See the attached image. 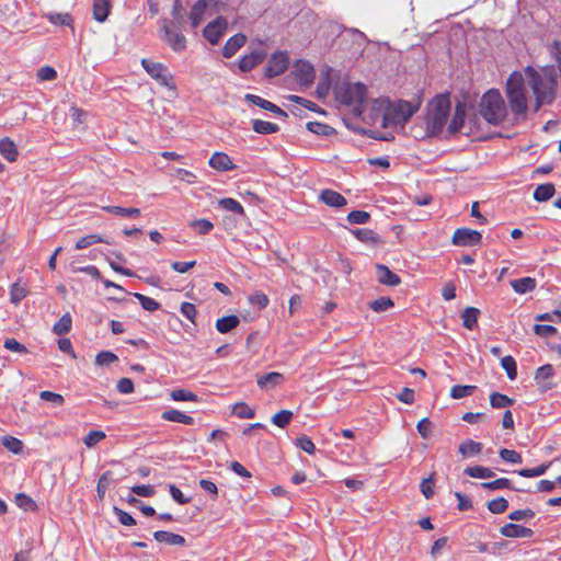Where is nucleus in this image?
I'll use <instances>...</instances> for the list:
<instances>
[{"label":"nucleus","mask_w":561,"mask_h":561,"mask_svg":"<svg viewBox=\"0 0 561 561\" xmlns=\"http://www.w3.org/2000/svg\"><path fill=\"white\" fill-rule=\"evenodd\" d=\"M293 73L296 81L305 87H309L314 80V68L309 61L298 60L294 65Z\"/></svg>","instance_id":"9b49d317"},{"label":"nucleus","mask_w":561,"mask_h":561,"mask_svg":"<svg viewBox=\"0 0 561 561\" xmlns=\"http://www.w3.org/2000/svg\"><path fill=\"white\" fill-rule=\"evenodd\" d=\"M102 209L106 213L122 217L136 218L140 216V209L135 207L125 208L121 206H103Z\"/></svg>","instance_id":"c756f323"},{"label":"nucleus","mask_w":561,"mask_h":561,"mask_svg":"<svg viewBox=\"0 0 561 561\" xmlns=\"http://www.w3.org/2000/svg\"><path fill=\"white\" fill-rule=\"evenodd\" d=\"M500 456L503 460L512 463H520L522 462V456L513 450V449H506L503 448L500 450Z\"/></svg>","instance_id":"774afa93"},{"label":"nucleus","mask_w":561,"mask_h":561,"mask_svg":"<svg viewBox=\"0 0 561 561\" xmlns=\"http://www.w3.org/2000/svg\"><path fill=\"white\" fill-rule=\"evenodd\" d=\"M233 413L239 417V419H252L254 417L255 415V411L254 409L250 408L247 403L244 402H239V403H236L234 407H233Z\"/></svg>","instance_id":"8fccbe9b"},{"label":"nucleus","mask_w":561,"mask_h":561,"mask_svg":"<svg viewBox=\"0 0 561 561\" xmlns=\"http://www.w3.org/2000/svg\"><path fill=\"white\" fill-rule=\"evenodd\" d=\"M27 295V289L20 286L18 283L11 286L10 300L12 304L18 305Z\"/></svg>","instance_id":"4d7b16f0"},{"label":"nucleus","mask_w":561,"mask_h":561,"mask_svg":"<svg viewBox=\"0 0 561 561\" xmlns=\"http://www.w3.org/2000/svg\"><path fill=\"white\" fill-rule=\"evenodd\" d=\"M118 360V357L111 351H102L95 357V363L100 366H108Z\"/></svg>","instance_id":"bf43d9fd"},{"label":"nucleus","mask_w":561,"mask_h":561,"mask_svg":"<svg viewBox=\"0 0 561 561\" xmlns=\"http://www.w3.org/2000/svg\"><path fill=\"white\" fill-rule=\"evenodd\" d=\"M153 538L158 542H164L171 546H183L185 543V538L181 535L158 530L153 534Z\"/></svg>","instance_id":"393cba45"},{"label":"nucleus","mask_w":561,"mask_h":561,"mask_svg":"<svg viewBox=\"0 0 561 561\" xmlns=\"http://www.w3.org/2000/svg\"><path fill=\"white\" fill-rule=\"evenodd\" d=\"M393 300L390 297H380L369 304L370 309L376 312H383L393 307Z\"/></svg>","instance_id":"de8ad7c7"},{"label":"nucleus","mask_w":561,"mask_h":561,"mask_svg":"<svg viewBox=\"0 0 561 561\" xmlns=\"http://www.w3.org/2000/svg\"><path fill=\"white\" fill-rule=\"evenodd\" d=\"M247 42V37L242 33H238L230 37L224 48H222V56L225 58L232 57Z\"/></svg>","instance_id":"6ab92c4d"},{"label":"nucleus","mask_w":561,"mask_h":561,"mask_svg":"<svg viewBox=\"0 0 561 561\" xmlns=\"http://www.w3.org/2000/svg\"><path fill=\"white\" fill-rule=\"evenodd\" d=\"M480 115L491 125H500L507 117V106L496 89L483 94L479 104Z\"/></svg>","instance_id":"7ed1b4c3"},{"label":"nucleus","mask_w":561,"mask_h":561,"mask_svg":"<svg viewBox=\"0 0 561 561\" xmlns=\"http://www.w3.org/2000/svg\"><path fill=\"white\" fill-rule=\"evenodd\" d=\"M388 99L378 98L367 106L363 105V113L359 116L366 124L385 128L383 116H386Z\"/></svg>","instance_id":"423d86ee"},{"label":"nucleus","mask_w":561,"mask_h":561,"mask_svg":"<svg viewBox=\"0 0 561 561\" xmlns=\"http://www.w3.org/2000/svg\"><path fill=\"white\" fill-rule=\"evenodd\" d=\"M367 89L360 82H341L334 88V95L339 103L352 108L355 116L363 113V104L366 101Z\"/></svg>","instance_id":"f03ea898"},{"label":"nucleus","mask_w":561,"mask_h":561,"mask_svg":"<svg viewBox=\"0 0 561 561\" xmlns=\"http://www.w3.org/2000/svg\"><path fill=\"white\" fill-rule=\"evenodd\" d=\"M113 481V478H112V472L111 471H106L104 472L100 479H99V482H98V486H96V492H98V496L102 500L107 491V489L110 488L111 483Z\"/></svg>","instance_id":"c03bdc74"},{"label":"nucleus","mask_w":561,"mask_h":561,"mask_svg":"<svg viewBox=\"0 0 561 561\" xmlns=\"http://www.w3.org/2000/svg\"><path fill=\"white\" fill-rule=\"evenodd\" d=\"M249 302L252 306H256L259 309H264L268 305L270 299L264 293L256 291L249 296Z\"/></svg>","instance_id":"680f3d73"},{"label":"nucleus","mask_w":561,"mask_h":561,"mask_svg":"<svg viewBox=\"0 0 561 561\" xmlns=\"http://www.w3.org/2000/svg\"><path fill=\"white\" fill-rule=\"evenodd\" d=\"M465 122V108L461 105H457L454 117L448 126L450 133H457L460 130Z\"/></svg>","instance_id":"58836bf2"},{"label":"nucleus","mask_w":561,"mask_h":561,"mask_svg":"<svg viewBox=\"0 0 561 561\" xmlns=\"http://www.w3.org/2000/svg\"><path fill=\"white\" fill-rule=\"evenodd\" d=\"M51 24L71 26L72 18L69 13L49 12L44 15Z\"/></svg>","instance_id":"4c0bfd02"},{"label":"nucleus","mask_w":561,"mask_h":561,"mask_svg":"<svg viewBox=\"0 0 561 561\" xmlns=\"http://www.w3.org/2000/svg\"><path fill=\"white\" fill-rule=\"evenodd\" d=\"M508 507V502L504 497H497L488 503V508L493 514H502Z\"/></svg>","instance_id":"6e6d98bb"},{"label":"nucleus","mask_w":561,"mask_h":561,"mask_svg":"<svg viewBox=\"0 0 561 561\" xmlns=\"http://www.w3.org/2000/svg\"><path fill=\"white\" fill-rule=\"evenodd\" d=\"M465 474L477 479H489L495 476L492 469L482 466L468 467L465 469Z\"/></svg>","instance_id":"f704fd0d"},{"label":"nucleus","mask_w":561,"mask_h":561,"mask_svg":"<svg viewBox=\"0 0 561 561\" xmlns=\"http://www.w3.org/2000/svg\"><path fill=\"white\" fill-rule=\"evenodd\" d=\"M450 112V101L445 95L436 96L428 105L425 118L432 129V134L439 135L447 122Z\"/></svg>","instance_id":"39448f33"},{"label":"nucleus","mask_w":561,"mask_h":561,"mask_svg":"<svg viewBox=\"0 0 561 561\" xmlns=\"http://www.w3.org/2000/svg\"><path fill=\"white\" fill-rule=\"evenodd\" d=\"M293 419V412L289 410H282L273 415L272 423L278 427L284 428L289 424Z\"/></svg>","instance_id":"a18cd8bd"},{"label":"nucleus","mask_w":561,"mask_h":561,"mask_svg":"<svg viewBox=\"0 0 561 561\" xmlns=\"http://www.w3.org/2000/svg\"><path fill=\"white\" fill-rule=\"evenodd\" d=\"M284 380V377L280 373L272 371L266 375L260 376L257 378V386L261 389H273L276 386L280 385Z\"/></svg>","instance_id":"b1692460"},{"label":"nucleus","mask_w":561,"mask_h":561,"mask_svg":"<svg viewBox=\"0 0 561 561\" xmlns=\"http://www.w3.org/2000/svg\"><path fill=\"white\" fill-rule=\"evenodd\" d=\"M477 389L476 386L466 385V386H454L450 390V397L453 399H461L471 396L474 390Z\"/></svg>","instance_id":"79ce46f5"},{"label":"nucleus","mask_w":561,"mask_h":561,"mask_svg":"<svg viewBox=\"0 0 561 561\" xmlns=\"http://www.w3.org/2000/svg\"><path fill=\"white\" fill-rule=\"evenodd\" d=\"M100 242H105V240L103 238H101L100 236L98 234H88V236H84L82 238H80L77 243H76V249L77 250H82V249H85L92 244H95V243H100ZM106 243H108L106 241Z\"/></svg>","instance_id":"3c124183"},{"label":"nucleus","mask_w":561,"mask_h":561,"mask_svg":"<svg viewBox=\"0 0 561 561\" xmlns=\"http://www.w3.org/2000/svg\"><path fill=\"white\" fill-rule=\"evenodd\" d=\"M218 204L221 208H224L226 210H229V211H232L236 214H240V215L244 214V209H243L242 205L234 198H230V197L221 198L218 202Z\"/></svg>","instance_id":"a19ab883"},{"label":"nucleus","mask_w":561,"mask_h":561,"mask_svg":"<svg viewBox=\"0 0 561 561\" xmlns=\"http://www.w3.org/2000/svg\"><path fill=\"white\" fill-rule=\"evenodd\" d=\"M37 78L42 81H53L57 78V71L50 66H44L38 69Z\"/></svg>","instance_id":"338daca9"},{"label":"nucleus","mask_w":561,"mask_h":561,"mask_svg":"<svg viewBox=\"0 0 561 561\" xmlns=\"http://www.w3.org/2000/svg\"><path fill=\"white\" fill-rule=\"evenodd\" d=\"M320 201L330 207H342L346 205V199L340 193L333 190H323L319 196Z\"/></svg>","instance_id":"aec40b11"},{"label":"nucleus","mask_w":561,"mask_h":561,"mask_svg":"<svg viewBox=\"0 0 561 561\" xmlns=\"http://www.w3.org/2000/svg\"><path fill=\"white\" fill-rule=\"evenodd\" d=\"M2 445L14 455H20L23 451V443L21 439L13 436H3L1 439Z\"/></svg>","instance_id":"e433bc0d"},{"label":"nucleus","mask_w":561,"mask_h":561,"mask_svg":"<svg viewBox=\"0 0 561 561\" xmlns=\"http://www.w3.org/2000/svg\"><path fill=\"white\" fill-rule=\"evenodd\" d=\"M161 417L164 421L182 423V424H186V425H192L194 423V419L192 416L185 414L184 412L175 410V409H170V410L164 411L162 413Z\"/></svg>","instance_id":"bb28decb"},{"label":"nucleus","mask_w":561,"mask_h":561,"mask_svg":"<svg viewBox=\"0 0 561 561\" xmlns=\"http://www.w3.org/2000/svg\"><path fill=\"white\" fill-rule=\"evenodd\" d=\"M170 397L174 401H192V402H195V401L198 400V397L194 392L188 391V390H184V389H175V390H173L170 393Z\"/></svg>","instance_id":"864d4df0"},{"label":"nucleus","mask_w":561,"mask_h":561,"mask_svg":"<svg viewBox=\"0 0 561 561\" xmlns=\"http://www.w3.org/2000/svg\"><path fill=\"white\" fill-rule=\"evenodd\" d=\"M266 57V53L264 50H253L249 55L243 56L239 60V69L242 72H248L253 69L255 66L261 64Z\"/></svg>","instance_id":"2eb2a0df"},{"label":"nucleus","mask_w":561,"mask_h":561,"mask_svg":"<svg viewBox=\"0 0 561 561\" xmlns=\"http://www.w3.org/2000/svg\"><path fill=\"white\" fill-rule=\"evenodd\" d=\"M135 298L138 299V301L140 302L141 307L147 310V311H156L160 308V305L158 301H156L154 299L150 298V297H147L142 294H139V293H136L134 294Z\"/></svg>","instance_id":"603ef678"},{"label":"nucleus","mask_w":561,"mask_h":561,"mask_svg":"<svg viewBox=\"0 0 561 561\" xmlns=\"http://www.w3.org/2000/svg\"><path fill=\"white\" fill-rule=\"evenodd\" d=\"M112 8V0H93V18L98 22H104Z\"/></svg>","instance_id":"5701e85b"},{"label":"nucleus","mask_w":561,"mask_h":561,"mask_svg":"<svg viewBox=\"0 0 561 561\" xmlns=\"http://www.w3.org/2000/svg\"><path fill=\"white\" fill-rule=\"evenodd\" d=\"M490 403L495 409H502L512 405L514 400L500 392H492L490 396Z\"/></svg>","instance_id":"ea45409f"},{"label":"nucleus","mask_w":561,"mask_h":561,"mask_svg":"<svg viewBox=\"0 0 561 561\" xmlns=\"http://www.w3.org/2000/svg\"><path fill=\"white\" fill-rule=\"evenodd\" d=\"M209 167L219 172L231 171L236 168L231 158L225 152H215L208 161Z\"/></svg>","instance_id":"4468645a"},{"label":"nucleus","mask_w":561,"mask_h":561,"mask_svg":"<svg viewBox=\"0 0 561 561\" xmlns=\"http://www.w3.org/2000/svg\"><path fill=\"white\" fill-rule=\"evenodd\" d=\"M511 286L516 294L524 295L536 288V279L533 277H523L511 280Z\"/></svg>","instance_id":"a878e982"},{"label":"nucleus","mask_w":561,"mask_h":561,"mask_svg":"<svg viewBox=\"0 0 561 561\" xmlns=\"http://www.w3.org/2000/svg\"><path fill=\"white\" fill-rule=\"evenodd\" d=\"M500 533L508 538H529L534 534L530 528L517 524H506L501 527Z\"/></svg>","instance_id":"dca6fc26"},{"label":"nucleus","mask_w":561,"mask_h":561,"mask_svg":"<svg viewBox=\"0 0 561 561\" xmlns=\"http://www.w3.org/2000/svg\"><path fill=\"white\" fill-rule=\"evenodd\" d=\"M245 100L253 104V105H256L263 110H266V111H270L278 116H282V117H287V113L285 111H283L280 107H278L277 105H275L274 103L267 101V100H264L262 99L261 96H257V95H254V94H247L245 95Z\"/></svg>","instance_id":"a211bd4d"},{"label":"nucleus","mask_w":561,"mask_h":561,"mask_svg":"<svg viewBox=\"0 0 561 561\" xmlns=\"http://www.w3.org/2000/svg\"><path fill=\"white\" fill-rule=\"evenodd\" d=\"M105 437L106 435L103 431H91L84 436L83 443L88 448H92Z\"/></svg>","instance_id":"5fc2aeb1"},{"label":"nucleus","mask_w":561,"mask_h":561,"mask_svg":"<svg viewBox=\"0 0 561 561\" xmlns=\"http://www.w3.org/2000/svg\"><path fill=\"white\" fill-rule=\"evenodd\" d=\"M161 32L163 33L162 39L171 47L172 50L179 53L186 48L185 36L182 33L172 31L165 20L163 21Z\"/></svg>","instance_id":"1a4fd4ad"},{"label":"nucleus","mask_w":561,"mask_h":561,"mask_svg":"<svg viewBox=\"0 0 561 561\" xmlns=\"http://www.w3.org/2000/svg\"><path fill=\"white\" fill-rule=\"evenodd\" d=\"M411 135L415 139H425L427 137L436 136L435 134H432V129L428 124H426L425 119L413 124L411 127Z\"/></svg>","instance_id":"2f4dec72"},{"label":"nucleus","mask_w":561,"mask_h":561,"mask_svg":"<svg viewBox=\"0 0 561 561\" xmlns=\"http://www.w3.org/2000/svg\"><path fill=\"white\" fill-rule=\"evenodd\" d=\"M501 366L506 371L507 377L511 380L516 379V377H517V367H516V362H515V359L512 356L507 355V356L503 357L501 359Z\"/></svg>","instance_id":"37998d69"},{"label":"nucleus","mask_w":561,"mask_h":561,"mask_svg":"<svg viewBox=\"0 0 561 561\" xmlns=\"http://www.w3.org/2000/svg\"><path fill=\"white\" fill-rule=\"evenodd\" d=\"M207 9L206 0H198L191 9L190 22L193 28H196L204 20Z\"/></svg>","instance_id":"4be33fe9"},{"label":"nucleus","mask_w":561,"mask_h":561,"mask_svg":"<svg viewBox=\"0 0 561 561\" xmlns=\"http://www.w3.org/2000/svg\"><path fill=\"white\" fill-rule=\"evenodd\" d=\"M370 216L364 210H353L347 215V221L354 225H363L369 220Z\"/></svg>","instance_id":"052dcab7"},{"label":"nucleus","mask_w":561,"mask_h":561,"mask_svg":"<svg viewBox=\"0 0 561 561\" xmlns=\"http://www.w3.org/2000/svg\"><path fill=\"white\" fill-rule=\"evenodd\" d=\"M15 504L26 512H33L36 510V503L34 500L24 493L16 494Z\"/></svg>","instance_id":"49530a36"},{"label":"nucleus","mask_w":561,"mask_h":561,"mask_svg":"<svg viewBox=\"0 0 561 561\" xmlns=\"http://www.w3.org/2000/svg\"><path fill=\"white\" fill-rule=\"evenodd\" d=\"M481 486L489 490L511 489V481L506 478H499L491 482L481 483Z\"/></svg>","instance_id":"e2e57ef3"},{"label":"nucleus","mask_w":561,"mask_h":561,"mask_svg":"<svg viewBox=\"0 0 561 561\" xmlns=\"http://www.w3.org/2000/svg\"><path fill=\"white\" fill-rule=\"evenodd\" d=\"M479 314V309L467 307L461 313L463 327L472 330L477 325Z\"/></svg>","instance_id":"473e14b6"},{"label":"nucleus","mask_w":561,"mask_h":561,"mask_svg":"<svg viewBox=\"0 0 561 561\" xmlns=\"http://www.w3.org/2000/svg\"><path fill=\"white\" fill-rule=\"evenodd\" d=\"M547 469H548V465H540L536 468L520 469L517 471V473L524 478H534V477L542 476L547 471Z\"/></svg>","instance_id":"0e129e2a"},{"label":"nucleus","mask_w":561,"mask_h":561,"mask_svg":"<svg viewBox=\"0 0 561 561\" xmlns=\"http://www.w3.org/2000/svg\"><path fill=\"white\" fill-rule=\"evenodd\" d=\"M252 127L255 133L262 135L274 134L279 130L278 125L262 119H254L252 123Z\"/></svg>","instance_id":"72a5a7b5"},{"label":"nucleus","mask_w":561,"mask_h":561,"mask_svg":"<svg viewBox=\"0 0 561 561\" xmlns=\"http://www.w3.org/2000/svg\"><path fill=\"white\" fill-rule=\"evenodd\" d=\"M296 445L309 455H312L316 451L313 442L306 435L298 437L296 439Z\"/></svg>","instance_id":"69168bd1"},{"label":"nucleus","mask_w":561,"mask_h":561,"mask_svg":"<svg viewBox=\"0 0 561 561\" xmlns=\"http://www.w3.org/2000/svg\"><path fill=\"white\" fill-rule=\"evenodd\" d=\"M227 27V22L222 18H217L215 21L208 23L204 28L205 38L213 45H216L224 35Z\"/></svg>","instance_id":"f8f14e48"},{"label":"nucleus","mask_w":561,"mask_h":561,"mask_svg":"<svg viewBox=\"0 0 561 561\" xmlns=\"http://www.w3.org/2000/svg\"><path fill=\"white\" fill-rule=\"evenodd\" d=\"M0 154L9 162H14L18 159L19 151L16 145L9 137L0 139Z\"/></svg>","instance_id":"412c9836"},{"label":"nucleus","mask_w":561,"mask_h":561,"mask_svg":"<svg viewBox=\"0 0 561 561\" xmlns=\"http://www.w3.org/2000/svg\"><path fill=\"white\" fill-rule=\"evenodd\" d=\"M141 66L146 72L160 85L170 90H175L176 87L173 80V76L165 65L144 58L141 59Z\"/></svg>","instance_id":"0eeeda50"},{"label":"nucleus","mask_w":561,"mask_h":561,"mask_svg":"<svg viewBox=\"0 0 561 561\" xmlns=\"http://www.w3.org/2000/svg\"><path fill=\"white\" fill-rule=\"evenodd\" d=\"M288 56L283 51L274 53L266 66L265 75L268 78L277 77L286 71L288 68Z\"/></svg>","instance_id":"9d476101"},{"label":"nucleus","mask_w":561,"mask_h":561,"mask_svg":"<svg viewBox=\"0 0 561 561\" xmlns=\"http://www.w3.org/2000/svg\"><path fill=\"white\" fill-rule=\"evenodd\" d=\"M482 234L469 228H458L451 238L453 244L457 247H473L480 244Z\"/></svg>","instance_id":"6e6552de"},{"label":"nucleus","mask_w":561,"mask_h":561,"mask_svg":"<svg viewBox=\"0 0 561 561\" xmlns=\"http://www.w3.org/2000/svg\"><path fill=\"white\" fill-rule=\"evenodd\" d=\"M420 103L408 101H393L388 99L385 121V129H402L405 123L419 111Z\"/></svg>","instance_id":"20e7f679"},{"label":"nucleus","mask_w":561,"mask_h":561,"mask_svg":"<svg viewBox=\"0 0 561 561\" xmlns=\"http://www.w3.org/2000/svg\"><path fill=\"white\" fill-rule=\"evenodd\" d=\"M557 85V73L552 66L540 68L527 66L522 70L513 71L504 89L511 112L518 118L526 117L529 90L535 99V112L543 105L551 104L556 99Z\"/></svg>","instance_id":"f257e3e1"},{"label":"nucleus","mask_w":561,"mask_h":561,"mask_svg":"<svg viewBox=\"0 0 561 561\" xmlns=\"http://www.w3.org/2000/svg\"><path fill=\"white\" fill-rule=\"evenodd\" d=\"M482 444L472 439H467L459 445V453L463 458H469L481 453Z\"/></svg>","instance_id":"cd10ccee"},{"label":"nucleus","mask_w":561,"mask_h":561,"mask_svg":"<svg viewBox=\"0 0 561 561\" xmlns=\"http://www.w3.org/2000/svg\"><path fill=\"white\" fill-rule=\"evenodd\" d=\"M553 376L554 369L550 364H546L536 370L535 381L541 391H547L553 388V383L550 381Z\"/></svg>","instance_id":"ddd939ff"},{"label":"nucleus","mask_w":561,"mask_h":561,"mask_svg":"<svg viewBox=\"0 0 561 561\" xmlns=\"http://www.w3.org/2000/svg\"><path fill=\"white\" fill-rule=\"evenodd\" d=\"M307 128L311 133L322 136H330L334 133V129L331 126L318 122H309L307 124Z\"/></svg>","instance_id":"09e8293b"},{"label":"nucleus","mask_w":561,"mask_h":561,"mask_svg":"<svg viewBox=\"0 0 561 561\" xmlns=\"http://www.w3.org/2000/svg\"><path fill=\"white\" fill-rule=\"evenodd\" d=\"M376 275L378 282L382 285L394 287L401 282L400 277L383 264H378L376 266Z\"/></svg>","instance_id":"f3484780"},{"label":"nucleus","mask_w":561,"mask_h":561,"mask_svg":"<svg viewBox=\"0 0 561 561\" xmlns=\"http://www.w3.org/2000/svg\"><path fill=\"white\" fill-rule=\"evenodd\" d=\"M191 227L194 228L198 234H207L213 230L214 225L207 219H196L191 222Z\"/></svg>","instance_id":"13d9d810"},{"label":"nucleus","mask_w":561,"mask_h":561,"mask_svg":"<svg viewBox=\"0 0 561 561\" xmlns=\"http://www.w3.org/2000/svg\"><path fill=\"white\" fill-rule=\"evenodd\" d=\"M72 319L70 313H65L53 327V332L62 335L71 330Z\"/></svg>","instance_id":"c9c22d12"},{"label":"nucleus","mask_w":561,"mask_h":561,"mask_svg":"<svg viewBox=\"0 0 561 561\" xmlns=\"http://www.w3.org/2000/svg\"><path fill=\"white\" fill-rule=\"evenodd\" d=\"M240 323V319L237 316H227L219 318L216 321V329L220 333H228L234 328H237Z\"/></svg>","instance_id":"c85d7f7f"},{"label":"nucleus","mask_w":561,"mask_h":561,"mask_svg":"<svg viewBox=\"0 0 561 561\" xmlns=\"http://www.w3.org/2000/svg\"><path fill=\"white\" fill-rule=\"evenodd\" d=\"M554 193L556 188L552 183L540 184L534 192V198L537 202H547L554 195Z\"/></svg>","instance_id":"7c9ffc66"}]
</instances>
